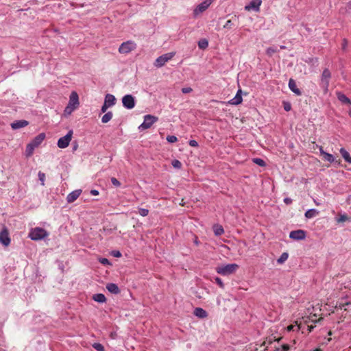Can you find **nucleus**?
I'll return each instance as SVG.
<instances>
[{
    "label": "nucleus",
    "instance_id": "obj_17",
    "mask_svg": "<svg viewBox=\"0 0 351 351\" xmlns=\"http://www.w3.org/2000/svg\"><path fill=\"white\" fill-rule=\"evenodd\" d=\"M289 88L297 95L300 96L302 95L301 90L297 87L296 82L292 78L289 81Z\"/></svg>",
    "mask_w": 351,
    "mask_h": 351
},
{
    "label": "nucleus",
    "instance_id": "obj_64",
    "mask_svg": "<svg viewBox=\"0 0 351 351\" xmlns=\"http://www.w3.org/2000/svg\"><path fill=\"white\" fill-rule=\"evenodd\" d=\"M349 115H350V117H351V110H350V112H349Z\"/></svg>",
    "mask_w": 351,
    "mask_h": 351
},
{
    "label": "nucleus",
    "instance_id": "obj_2",
    "mask_svg": "<svg viewBox=\"0 0 351 351\" xmlns=\"http://www.w3.org/2000/svg\"><path fill=\"white\" fill-rule=\"evenodd\" d=\"M331 78V73L328 69H325L322 74L321 76V81H320V86L324 90V93L326 94L328 93V86H329V82Z\"/></svg>",
    "mask_w": 351,
    "mask_h": 351
},
{
    "label": "nucleus",
    "instance_id": "obj_15",
    "mask_svg": "<svg viewBox=\"0 0 351 351\" xmlns=\"http://www.w3.org/2000/svg\"><path fill=\"white\" fill-rule=\"evenodd\" d=\"M29 122L26 120H19L11 123L13 130H18L28 125Z\"/></svg>",
    "mask_w": 351,
    "mask_h": 351
},
{
    "label": "nucleus",
    "instance_id": "obj_11",
    "mask_svg": "<svg viewBox=\"0 0 351 351\" xmlns=\"http://www.w3.org/2000/svg\"><path fill=\"white\" fill-rule=\"evenodd\" d=\"M306 233L302 230H297L291 231L289 234V237L294 240H302L305 239Z\"/></svg>",
    "mask_w": 351,
    "mask_h": 351
},
{
    "label": "nucleus",
    "instance_id": "obj_54",
    "mask_svg": "<svg viewBox=\"0 0 351 351\" xmlns=\"http://www.w3.org/2000/svg\"><path fill=\"white\" fill-rule=\"evenodd\" d=\"M319 152L322 156H323L326 153V152L324 151L323 147L322 146L319 147Z\"/></svg>",
    "mask_w": 351,
    "mask_h": 351
},
{
    "label": "nucleus",
    "instance_id": "obj_1",
    "mask_svg": "<svg viewBox=\"0 0 351 351\" xmlns=\"http://www.w3.org/2000/svg\"><path fill=\"white\" fill-rule=\"evenodd\" d=\"M48 235V232L45 229L41 228H35L32 229L29 233V237L34 241L43 239Z\"/></svg>",
    "mask_w": 351,
    "mask_h": 351
},
{
    "label": "nucleus",
    "instance_id": "obj_14",
    "mask_svg": "<svg viewBox=\"0 0 351 351\" xmlns=\"http://www.w3.org/2000/svg\"><path fill=\"white\" fill-rule=\"evenodd\" d=\"M261 3V0H252L249 5H245V9L248 11L251 10L258 11Z\"/></svg>",
    "mask_w": 351,
    "mask_h": 351
},
{
    "label": "nucleus",
    "instance_id": "obj_50",
    "mask_svg": "<svg viewBox=\"0 0 351 351\" xmlns=\"http://www.w3.org/2000/svg\"><path fill=\"white\" fill-rule=\"evenodd\" d=\"M228 249V247L226 245L221 244V253L225 252V250Z\"/></svg>",
    "mask_w": 351,
    "mask_h": 351
},
{
    "label": "nucleus",
    "instance_id": "obj_60",
    "mask_svg": "<svg viewBox=\"0 0 351 351\" xmlns=\"http://www.w3.org/2000/svg\"><path fill=\"white\" fill-rule=\"evenodd\" d=\"M314 351H322L320 348H317Z\"/></svg>",
    "mask_w": 351,
    "mask_h": 351
},
{
    "label": "nucleus",
    "instance_id": "obj_52",
    "mask_svg": "<svg viewBox=\"0 0 351 351\" xmlns=\"http://www.w3.org/2000/svg\"><path fill=\"white\" fill-rule=\"evenodd\" d=\"M347 45H348L347 40L346 39H343V44H342L343 49H345Z\"/></svg>",
    "mask_w": 351,
    "mask_h": 351
},
{
    "label": "nucleus",
    "instance_id": "obj_25",
    "mask_svg": "<svg viewBox=\"0 0 351 351\" xmlns=\"http://www.w3.org/2000/svg\"><path fill=\"white\" fill-rule=\"evenodd\" d=\"M340 153H341L342 157L344 158V160L346 162L351 164V157L350 156V154L344 148L340 149Z\"/></svg>",
    "mask_w": 351,
    "mask_h": 351
},
{
    "label": "nucleus",
    "instance_id": "obj_22",
    "mask_svg": "<svg viewBox=\"0 0 351 351\" xmlns=\"http://www.w3.org/2000/svg\"><path fill=\"white\" fill-rule=\"evenodd\" d=\"M337 98L342 103L351 105L350 99L346 95H345L344 94L341 93H337Z\"/></svg>",
    "mask_w": 351,
    "mask_h": 351
},
{
    "label": "nucleus",
    "instance_id": "obj_34",
    "mask_svg": "<svg viewBox=\"0 0 351 351\" xmlns=\"http://www.w3.org/2000/svg\"><path fill=\"white\" fill-rule=\"evenodd\" d=\"M93 347L97 351H104V347L99 343H95Z\"/></svg>",
    "mask_w": 351,
    "mask_h": 351
},
{
    "label": "nucleus",
    "instance_id": "obj_43",
    "mask_svg": "<svg viewBox=\"0 0 351 351\" xmlns=\"http://www.w3.org/2000/svg\"><path fill=\"white\" fill-rule=\"evenodd\" d=\"M291 104L289 103H284V109H285V110L288 112V111L291 110Z\"/></svg>",
    "mask_w": 351,
    "mask_h": 351
},
{
    "label": "nucleus",
    "instance_id": "obj_6",
    "mask_svg": "<svg viewBox=\"0 0 351 351\" xmlns=\"http://www.w3.org/2000/svg\"><path fill=\"white\" fill-rule=\"evenodd\" d=\"M72 136L73 130H69L64 136L58 139L57 143L58 147L62 149L67 147L72 139Z\"/></svg>",
    "mask_w": 351,
    "mask_h": 351
},
{
    "label": "nucleus",
    "instance_id": "obj_7",
    "mask_svg": "<svg viewBox=\"0 0 351 351\" xmlns=\"http://www.w3.org/2000/svg\"><path fill=\"white\" fill-rule=\"evenodd\" d=\"M239 268V265L235 263L228 264L221 266V275H229L234 273Z\"/></svg>",
    "mask_w": 351,
    "mask_h": 351
},
{
    "label": "nucleus",
    "instance_id": "obj_28",
    "mask_svg": "<svg viewBox=\"0 0 351 351\" xmlns=\"http://www.w3.org/2000/svg\"><path fill=\"white\" fill-rule=\"evenodd\" d=\"M288 257H289V254H288V253H287V252H283V253L280 255V256L279 257V258H278V260H277V263H278V264H282V263H284L287 260Z\"/></svg>",
    "mask_w": 351,
    "mask_h": 351
},
{
    "label": "nucleus",
    "instance_id": "obj_57",
    "mask_svg": "<svg viewBox=\"0 0 351 351\" xmlns=\"http://www.w3.org/2000/svg\"><path fill=\"white\" fill-rule=\"evenodd\" d=\"M194 243H195L196 245H198V240H197V237H195Z\"/></svg>",
    "mask_w": 351,
    "mask_h": 351
},
{
    "label": "nucleus",
    "instance_id": "obj_24",
    "mask_svg": "<svg viewBox=\"0 0 351 351\" xmlns=\"http://www.w3.org/2000/svg\"><path fill=\"white\" fill-rule=\"evenodd\" d=\"M35 148H36V147H34L31 143L27 144V145L26 147V149H25V156L27 157L32 156L33 153H34V151Z\"/></svg>",
    "mask_w": 351,
    "mask_h": 351
},
{
    "label": "nucleus",
    "instance_id": "obj_42",
    "mask_svg": "<svg viewBox=\"0 0 351 351\" xmlns=\"http://www.w3.org/2000/svg\"><path fill=\"white\" fill-rule=\"evenodd\" d=\"M99 262L104 265H110V261L106 258H101Z\"/></svg>",
    "mask_w": 351,
    "mask_h": 351
},
{
    "label": "nucleus",
    "instance_id": "obj_61",
    "mask_svg": "<svg viewBox=\"0 0 351 351\" xmlns=\"http://www.w3.org/2000/svg\"><path fill=\"white\" fill-rule=\"evenodd\" d=\"M216 271L219 273V267H216Z\"/></svg>",
    "mask_w": 351,
    "mask_h": 351
},
{
    "label": "nucleus",
    "instance_id": "obj_4",
    "mask_svg": "<svg viewBox=\"0 0 351 351\" xmlns=\"http://www.w3.org/2000/svg\"><path fill=\"white\" fill-rule=\"evenodd\" d=\"M136 48V44L132 40L123 42L119 48V52L121 54H127Z\"/></svg>",
    "mask_w": 351,
    "mask_h": 351
},
{
    "label": "nucleus",
    "instance_id": "obj_27",
    "mask_svg": "<svg viewBox=\"0 0 351 351\" xmlns=\"http://www.w3.org/2000/svg\"><path fill=\"white\" fill-rule=\"evenodd\" d=\"M112 116L113 114L112 112H108L102 117L101 122L104 123L109 122L112 119Z\"/></svg>",
    "mask_w": 351,
    "mask_h": 351
},
{
    "label": "nucleus",
    "instance_id": "obj_31",
    "mask_svg": "<svg viewBox=\"0 0 351 351\" xmlns=\"http://www.w3.org/2000/svg\"><path fill=\"white\" fill-rule=\"evenodd\" d=\"M253 162L260 167H265L266 165L265 162L263 159L259 158H254Z\"/></svg>",
    "mask_w": 351,
    "mask_h": 351
},
{
    "label": "nucleus",
    "instance_id": "obj_37",
    "mask_svg": "<svg viewBox=\"0 0 351 351\" xmlns=\"http://www.w3.org/2000/svg\"><path fill=\"white\" fill-rule=\"evenodd\" d=\"M138 213L140 215H141L143 217H145V216L148 215L149 210L146 209V208H139Z\"/></svg>",
    "mask_w": 351,
    "mask_h": 351
},
{
    "label": "nucleus",
    "instance_id": "obj_55",
    "mask_svg": "<svg viewBox=\"0 0 351 351\" xmlns=\"http://www.w3.org/2000/svg\"><path fill=\"white\" fill-rule=\"evenodd\" d=\"M314 328H315V326H313V325L308 326V330L309 332H311Z\"/></svg>",
    "mask_w": 351,
    "mask_h": 351
},
{
    "label": "nucleus",
    "instance_id": "obj_63",
    "mask_svg": "<svg viewBox=\"0 0 351 351\" xmlns=\"http://www.w3.org/2000/svg\"><path fill=\"white\" fill-rule=\"evenodd\" d=\"M223 232V229L221 227V234Z\"/></svg>",
    "mask_w": 351,
    "mask_h": 351
},
{
    "label": "nucleus",
    "instance_id": "obj_41",
    "mask_svg": "<svg viewBox=\"0 0 351 351\" xmlns=\"http://www.w3.org/2000/svg\"><path fill=\"white\" fill-rule=\"evenodd\" d=\"M193 89L191 87H184L182 88V92L184 94H187L192 92Z\"/></svg>",
    "mask_w": 351,
    "mask_h": 351
},
{
    "label": "nucleus",
    "instance_id": "obj_8",
    "mask_svg": "<svg viewBox=\"0 0 351 351\" xmlns=\"http://www.w3.org/2000/svg\"><path fill=\"white\" fill-rule=\"evenodd\" d=\"M123 106L128 109H132L135 106L134 97L131 95H126L122 98Z\"/></svg>",
    "mask_w": 351,
    "mask_h": 351
},
{
    "label": "nucleus",
    "instance_id": "obj_35",
    "mask_svg": "<svg viewBox=\"0 0 351 351\" xmlns=\"http://www.w3.org/2000/svg\"><path fill=\"white\" fill-rule=\"evenodd\" d=\"M173 167L176 169H180L182 167V163L178 160H173L171 162Z\"/></svg>",
    "mask_w": 351,
    "mask_h": 351
},
{
    "label": "nucleus",
    "instance_id": "obj_10",
    "mask_svg": "<svg viewBox=\"0 0 351 351\" xmlns=\"http://www.w3.org/2000/svg\"><path fill=\"white\" fill-rule=\"evenodd\" d=\"M79 97L76 92L71 93L68 105L76 109L79 106Z\"/></svg>",
    "mask_w": 351,
    "mask_h": 351
},
{
    "label": "nucleus",
    "instance_id": "obj_53",
    "mask_svg": "<svg viewBox=\"0 0 351 351\" xmlns=\"http://www.w3.org/2000/svg\"><path fill=\"white\" fill-rule=\"evenodd\" d=\"M293 328H294V326L293 325H289L287 326V330L288 331H291V330H293Z\"/></svg>",
    "mask_w": 351,
    "mask_h": 351
},
{
    "label": "nucleus",
    "instance_id": "obj_9",
    "mask_svg": "<svg viewBox=\"0 0 351 351\" xmlns=\"http://www.w3.org/2000/svg\"><path fill=\"white\" fill-rule=\"evenodd\" d=\"M211 4V0H206L205 1L199 4L193 11L194 15L196 16L199 14L204 12L208 6Z\"/></svg>",
    "mask_w": 351,
    "mask_h": 351
},
{
    "label": "nucleus",
    "instance_id": "obj_33",
    "mask_svg": "<svg viewBox=\"0 0 351 351\" xmlns=\"http://www.w3.org/2000/svg\"><path fill=\"white\" fill-rule=\"evenodd\" d=\"M348 220H349L348 217L347 216V215L343 214V215H341L339 216V217L337 219V221L338 223H343V222H345V221H346Z\"/></svg>",
    "mask_w": 351,
    "mask_h": 351
},
{
    "label": "nucleus",
    "instance_id": "obj_23",
    "mask_svg": "<svg viewBox=\"0 0 351 351\" xmlns=\"http://www.w3.org/2000/svg\"><path fill=\"white\" fill-rule=\"evenodd\" d=\"M318 214L319 211L316 209H309L305 213L304 215L306 218L311 219L318 215Z\"/></svg>",
    "mask_w": 351,
    "mask_h": 351
},
{
    "label": "nucleus",
    "instance_id": "obj_13",
    "mask_svg": "<svg viewBox=\"0 0 351 351\" xmlns=\"http://www.w3.org/2000/svg\"><path fill=\"white\" fill-rule=\"evenodd\" d=\"M82 193L81 189H77L70 193L66 197V201L68 203H72L75 202Z\"/></svg>",
    "mask_w": 351,
    "mask_h": 351
},
{
    "label": "nucleus",
    "instance_id": "obj_36",
    "mask_svg": "<svg viewBox=\"0 0 351 351\" xmlns=\"http://www.w3.org/2000/svg\"><path fill=\"white\" fill-rule=\"evenodd\" d=\"M75 109H74L73 107L67 105V106L64 109V114H71Z\"/></svg>",
    "mask_w": 351,
    "mask_h": 351
},
{
    "label": "nucleus",
    "instance_id": "obj_21",
    "mask_svg": "<svg viewBox=\"0 0 351 351\" xmlns=\"http://www.w3.org/2000/svg\"><path fill=\"white\" fill-rule=\"evenodd\" d=\"M108 291L112 293L117 294L120 292L119 288L114 283H109L106 285Z\"/></svg>",
    "mask_w": 351,
    "mask_h": 351
},
{
    "label": "nucleus",
    "instance_id": "obj_51",
    "mask_svg": "<svg viewBox=\"0 0 351 351\" xmlns=\"http://www.w3.org/2000/svg\"><path fill=\"white\" fill-rule=\"evenodd\" d=\"M90 194L93 195H99V191L97 190L93 189L90 191Z\"/></svg>",
    "mask_w": 351,
    "mask_h": 351
},
{
    "label": "nucleus",
    "instance_id": "obj_3",
    "mask_svg": "<svg viewBox=\"0 0 351 351\" xmlns=\"http://www.w3.org/2000/svg\"><path fill=\"white\" fill-rule=\"evenodd\" d=\"M175 55V52H170L159 56L154 63V66L157 68L163 66L169 60H171Z\"/></svg>",
    "mask_w": 351,
    "mask_h": 351
},
{
    "label": "nucleus",
    "instance_id": "obj_49",
    "mask_svg": "<svg viewBox=\"0 0 351 351\" xmlns=\"http://www.w3.org/2000/svg\"><path fill=\"white\" fill-rule=\"evenodd\" d=\"M189 145L192 147H196L197 146V143L195 140H191L189 141Z\"/></svg>",
    "mask_w": 351,
    "mask_h": 351
},
{
    "label": "nucleus",
    "instance_id": "obj_39",
    "mask_svg": "<svg viewBox=\"0 0 351 351\" xmlns=\"http://www.w3.org/2000/svg\"><path fill=\"white\" fill-rule=\"evenodd\" d=\"M167 141L169 143H176L178 141V138L175 136H167Z\"/></svg>",
    "mask_w": 351,
    "mask_h": 351
},
{
    "label": "nucleus",
    "instance_id": "obj_19",
    "mask_svg": "<svg viewBox=\"0 0 351 351\" xmlns=\"http://www.w3.org/2000/svg\"><path fill=\"white\" fill-rule=\"evenodd\" d=\"M116 98L111 94H107L105 97L104 103L108 106L111 107L115 104Z\"/></svg>",
    "mask_w": 351,
    "mask_h": 351
},
{
    "label": "nucleus",
    "instance_id": "obj_18",
    "mask_svg": "<svg viewBox=\"0 0 351 351\" xmlns=\"http://www.w3.org/2000/svg\"><path fill=\"white\" fill-rule=\"evenodd\" d=\"M241 90H239L235 97L229 101V103L232 105H238L242 102Z\"/></svg>",
    "mask_w": 351,
    "mask_h": 351
},
{
    "label": "nucleus",
    "instance_id": "obj_5",
    "mask_svg": "<svg viewBox=\"0 0 351 351\" xmlns=\"http://www.w3.org/2000/svg\"><path fill=\"white\" fill-rule=\"evenodd\" d=\"M158 120V118L157 117L151 115V114H147L144 117V121L142 124L140 125L138 127L139 130H147L150 128L152 125L157 122Z\"/></svg>",
    "mask_w": 351,
    "mask_h": 351
},
{
    "label": "nucleus",
    "instance_id": "obj_30",
    "mask_svg": "<svg viewBox=\"0 0 351 351\" xmlns=\"http://www.w3.org/2000/svg\"><path fill=\"white\" fill-rule=\"evenodd\" d=\"M208 41L206 39H202L198 42V46L200 49H204L208 47Z\"/></svg>",
    "mask_w": 351,
    "mask_h": 351
},
{
    "label": "nucleus",
    "instance_id": "obj_45",
    "mask_svg": "<svg viewBox=\"0 0 351 351\" xmlns=\"http://www.w3.org/2000/svg\"><path fill=\"white\" fill-rule=\"evenodd\" d=\"M275 52H276V49L271 48V47L268 48L267 50V53L269 54V56H271Z\"/></svg>",
    "mask_w": 351,
    "mask_h": 351
},
{
    "label": "nucleus",
    "instance_id": "obj_16",
    "mask_svg": "<svg viewBox=\"0 0 351 351\" xmlns=\"http://www.w3.org/2000/svg\"><path fill=\"white\" fill-rule=\"evenodd\" d=\"M45 134L40 133L37 135L30 143L36 147H38L45 140Z\"/></svg>",
    "mask_w": 351,
    "mask_h": 351
},
{
    "label": "nucleus",
    "instance_id": "obj_20",
    "mask_svg": "<svg viewBox=\"0 0 351 351\" xmlns=\"http://www.w3.org/2000/svg\"><path fill=\"white\" fill-rule=\"evenodd\" d=\"M193 314L199 317V318H205L207 317L208 314L205 310L202 308L197 307L195 308L193 312Z\"/></svg>",
    "mask_w": 351,
    "mask_h": 351
},
{
    "label": "nucleus",
    "instance_id": "obj_46",
    "mask_svg": "<svg viewBox=\"0 0 351 351\" xmlns=\"http://www.w3.org/2000/svg\"><path fill=\"white\" fill-rule=\"evenodd\" d=\"M232 21L231 20H228L226 23L223 25V27L224 28H230L231 26H232Z\"/></svg>",
    "mask_w": 351,
    "mask_h": 351
},
{
    "label": "nucleus",
    "instance_id": "obj_12",
    "mask_svg": "<svg viewBox=\"0 0 351 351\" xmlns=\"http://www.w3.org/2000/svg\"><path fill=\"white\" fill-rule=\"evenodd\" d=\"M0 242L5 246H8L10 243L9 233L5 228L0 232Z\"/></svg>",
    "mask_w": 351,
    "mask_h": 351
},
{
    "label": "nucleus",
    "instance_id": "obj_38",
    "mask_svg": "<svg viewBox=\"0 0 351 351\" xmlns=\"http://www.w3.org/2000/svg\"><path fill=\"white\" fill-rule=\"evenodd\" d=\"M38 178H39V180H40L41 182V184L43 186L45 185V174L41 171H39L38 172Z\"/></svg>",
    "mask_w": 351,
    "mask_h": 351
},
{
    "label": "nucleus",
    "instance_id": "obj_40",
    "mask_svg": "<svg viewBox=\"0 0 351 351\" xmlns=\"http://www.w3.org/2000/svg\"><path fill=\"white\" fill-rule=\"evenodd\" d=\"M111 182L115 186H119L121 185L120 182L115 178H111Z\"/></svg>",
    "mask_w": 351,
    "mask_h": 351
},
{
    "label": "nucleus",
    "instance_id": "obj_48",
    "mask_svg": "<svg viewBox=\"0 0 351 351\" xmlns=\"http://www.w3.org/2000/svg\"><path fill=\"white\" fill-rule=\"evenodd\" d=\"M109 107L104 103V105L101 106V112L104 113L106 112L107 109Z\"/></svg>",
    "mask_w": 351,
    "mask_h": 351
},
{
    "label": "nucleus",
    "instance_id": "obj_62",
    "mask_svg": "<svg viewBox=\"0 0 351 351\" xmlns=\"http://www.w3.org/2000/svg\"><path fill=\"white\" fill-rule=\"evenodd\" d=\"M314 202H315V204H316L317 206H319V204L318 202H317L315 200H314Z\"/></svg>",
    "mask_w": 351,
    "mask_h": 351
},
{
    "label": "nucleus",
    "instance_id": "obj_32",
    "mask_svg": "<svg viewBox=\"0 0 351 351\" xmlns=\"http://www.w3.org/2000/svg\"><path fill=\"white\" fill-rule=\"evenodd\" d=\"M290 346L288 344H284L280 348H276L274 351H289Z\"/></svg>",
    "mask_w": 351,
    "mask_h": 351
},
{
    "label": "nucleus",
    "instance_id": "obj_58",
    "mask_svg": "<svg viewBox=\"0 0 351 351\" xmlns=\"http://www.w3.org/2000/svg\"><path fill=\"white\" fill-rule=\"evenodd\" d=\"M180 204L182 205V206L184 205V202L183 199L181 200V202L180 203Z\"/></svg>",
    "mask_w": 351,
    "mask_h": 351
},
{
    "label": "nucleus",
    "instance_id": "obj_56",
    "mask_svg": "<svg viewBox=\"0 0 351 351\" xmlns=\"http://www.w3.org/2000/svg\"><path fill=\"white\" fill-rule=\"evenodd\" d=\"M284 201H285V202L287 204H289V203H291V199H289V198H285Z\"/></svg>",
    "mask_w": 351,
    "mask_h": 351
},
{
    "label": "nucleus",
    "instance_id": "obj_29",
    "mask_svg": "<svg viewBox=\"0 0 351 351\" xmlns=\"http://www.w3.org/2000/svg\"><path fill=\"white\" fill-rule=\"evenodd\" d=\"M322 156L324 160L328 161L330 163L335 162V157L330 154L326 152Z\"/></svg>",
    "mask_w": 351,
    "mask_h": 351
},
{
    "label": "nucleus",
    "instance_id": "obj_44",
    "mask_svg": "<svg viewBox=\"0 0 351 351\" xmlns=\"http://www.w3.org/2000/svg\"><path fill=\"white\" fill-rule=\"evenodd\" d=\"M213 230L216 235H219V227L217 225L213 226Z\"/></svg>",
    "mask_w": 351,
    "mask_h": 351
},
{
    "label": "nucleus",
    "instance_id": "obj_59",
    "mask_svg": "<svg viewBox=\"0 0 351 351\" xmlns=\"http://www.w3.org/2000/svg\"><path fill=\"white\" fill-rule=\"evenodd\" d=\"M215 280L218 285H219V278H216Z\"/></svg>",
    "mask_w": 351,
    "mask_h": 351
},
{
    "label": "nucleus",
    "instance_id": "obj_26",
    "mask_svg": "<svg viewBox=\"0 0 351 351\" xmlns=\"http://www.w3.org/2000/svg\"><path fill=\"white\" fill-rule=\"evenodd\" d=\"M93 299L95 301L101 302V303L106 302V300L105 295L102 293L95 294L93 296Z\"/></svg>",
    "mask_w": 351,
    "mask_h": 351
},
{
    "label": "nucleus",
    "instance_id": "obj_47",
    "mask_svg": "<svg viewBox=\"0 0 351 351\" xmlns=\"http://www.w3.org/2000/svg\"><path fill=\"white\" fill-rule=\"evenodd\" d=\"M112 255L114 256V257H121V254L119 251H113L112 252Z\"/></svg>",
    "mask_w": 351,
    "mask_h": 351
}]
</instances>
